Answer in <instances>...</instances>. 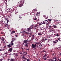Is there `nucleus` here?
I'll list each match as a JSON object with an SVG mask.
<instances>
[{"instance_id": "nucleus-1", "label": "nucleus", "mask_w": 61, "mask_h": 61, "mask_svg": "<svg viewBox=\"0 0 61 61\" xmlns=\"http://www.w3.org/2000/svg\"><path fill=\"white\" fill-rule=\"evenodd\" d=\"M16 40V38H12V41H11V43L9 45H8L7 46L8 47V48H10V47H11V46H13V45L14 44L13 42L14 41H15Z\"/></svg>"}, {"instance_id": "nucleus-2", "label": "nucleus", "mask_w": 61, "mask_h": 61, "mask_svg": "<svg viewBox=\"0 0 61 61\" xmlns=\"http://www.w3.org/2000/svg\"><path fill=\"white\" fill-rule=\"evenodd\" d=\"M38 44V42H36L35 45H34L33 44H32L31 45V47L32 48H34L36 50V47L37 48L38 47V46L36 47L37 44Z\"/></svg>"}, {"instance_id": "nucleus-3", "label": "nucleus", "mask_w": 61, "mask_h": 61, "mask_svg": "<svg viewBox=\"0 0 61 61\" xmlns=\"http://www.w3.org/2000/svg\"><path fill=\"white\" fill-rule=\"evenodd\" d=\"M11 47L8 50V51L10 52L12 51H13V47L12 46H11V47Z\"/></svg>"}, {"instance_id": "nucleus-4", "label": "nucleus", "mask_w": 61, "mask_h": 61, "mask_svg": "<svg viewBox=\"0 0 61 61\" xmlns=\"http://www.w3.org/2000/svg\"><path fill=\"white\" fill-rule=\"evenodd\" d=\"M47 22H48V21H47V20H45L44 21H43L42 23V24H45Z\"/></svg>"}, {"instance_id": "nucleus-5", "label": "nucleus", "mask_w": 61, "mask_h": 61, "mask_svg": "<svg viewBox=\"0 0 61 61\" xmlns=\"http://www.w3.org/2000/svg\"><path fill=\"white\" fill-rule=\"evenodd\" d=\"M32 29H36V28L35 27V26H31Z\"/></svg>"}, {"instance_id": "nucleus-6", "label": "nucleus", "mask_w": 61, "mask_h": 61, "mask_svg": "<svg viewBox=\"0 0 61 61\" xmlns=\"http://www.w3.org/2000/svg\"><path fill=\"white\" fill-rule=\"evenodd\" d=\"M27 29L29 31L30 30H31V29H32L31 26L29 28H27Z\"/></svg>"}, {"instance_id": "nucleus-7", "label": "nucleus", "mask_w": 61, "mask_h": 61, "mask_svg": "<svg viewBox=\"0 0 61 61\" xmlns=\"http://www.w3.org/2000/svg\"><path fill=\"white\" fill-rule=\"evenodd\" d=\"M60 35L59 33H58L56 35H55V36H56L57 37L59 36Z\"/></svg>"}, {"instance_id": "nucleus-8", "label": "nucleus", "mask_w": 61, "mask_h": 61, "mask_svg": "<svg viewBox=\"0 0 61 61\" xmlns=\"http://www.w3.org/2000/svg\"><path fill=\"white\" fill-rule=\"evenodd\" d=\"M27 40H24V42L23 44L25 43L26 44V43L27 42Z\"/></svg>"}, {"instance_id": "nucleus-9", "label": "nucleus", "mask_w": 61, "mask_h": 61, "mask_svg": "<svg viewBox=\"0 0 61 61\" xmlns=\"http://www.w3.org/2000/svg\"><path fill=\"white\" fill-rule=\"evenodd\" d=\"M53 27L55 28H57V26L55 25H54Z\"/></svg>"}, {"instance_id": "nucleus-10", "label": "nucleus", "mask_w": 61, "mask_h": 61, "mask_svg": "<svg viewBox=\"0 0 61 61\" xmlns=\"http://www.w3.org/2000/svg\"><path fill=\"white\" fill-rule=\"evenodd\" d=\"M49 26V28L50 29H51V28H52V29H53V28H52V26Z\"/></svg>"}, {"instance_id": "nucleus-11", "label": "nucleus", "mask_w": 61, "mask_h": 61, "mask_svg": "<svg viewBox=\"0 0 61 61\" xmlns=\"http://www.w3.org/2000/svg\"><path fill=\"white\" fill-rule=\"evenodd\" d=\"M14 59L13 58H11L10 61H14Z\"/></svg>"}, {"instance_id": "nucleus-12", "label": "nucleus", "mask_w": 61, "mask_h": 61, "mask_svg": "<svg viewBox=\"0 0 61 61\" xmlns=\"http://www.w3.org/2000/svg\"><path fill=\"white\" fill-rule=\"evenodd\" d=\"M53 42L54 43V44H56V43H57L55 41H53Z\"/></svg>"}, {"instance_id": "nucleus-13", "label": "nucleus", "mask_w": 61, "mask_h": 61, "mask_svg": "<svg viewBox=\"0 0 61 61\" xmlns=\"http://www.w3.org/2000/svg\"><path fill=\"white\" fill-rule=\"evenodd\" d=\"M7 24L5 25V27H7Z\"/></svg>"}, {"instance_id": "nucleus-14", "label": "nucleus", "mask_w": 61, "mask_h": 61, "mask_svg": "<svg viewBox=\"0 0 61 61\" xmlns=\"http://www.w3.org/2000/svg\"><path fill=\"white\" fill-rule=\"evenodd\" d=\"M53 30V29H51L50 30V32H52Z\"/></svg>"}, {"instance_id": "nucleus-15", "label": "nucleus", "mask_w": 61, "mask_h": 61, "mask_svg": "<svg viewBox=\"0 0 61 61\" xmlns=\"http://www.w3.org/2000/svg\"><path fill=\"white\" fill-rule=\"evenodd\" d=\"M43 51H42V52H46V50H44Z\"/></svg>"}, {"instance_id": "nucleus-16", "label": "nucleus", "mask_w": 61, "mask_h": 61, "mask_svg": "<svg viewBox=\"0 0 61 61\" xmlns=\"http://www.w3.org/2000/svg\"><path fill=\"white\" fill-rule=\"evenodd\" d=\"M4 21V20H3V21H2H2H0V22H1V24H3H3H4V23H3V22Z\"/></svg>"}, {"instance_id": "nucleus-17", "label": "nucleus", "mask_w": 61, "mask_h": 61, "mask_svg": "<svg viewBox=\"0 0 61 61\" xmlns=\"http://www.w3.org/2000/svg\"><path fill=\"white\" fill-rule=\"evenodd\" d=\"M25 46H26L27 47L28 46V45L27 43H26L25 44Z\"/></svg>"}, {"instance_id": "nucleus-18", "label": "nucleus", "mask_w": 61, "mask_h": 61, "mask_svg": "<svg viewBox=\"0 0 61 61\" xmlns=\"http://www.w3.org/2000/svg\"><path fill=\"white\" fill-rule=\"evenodd\" d=\"M39 25L38 24L36 25L35 26H34L36 28L37 26H39Z\"/></svg>"}, {"instance_id": "nucleus-19", "label": "nucleus", "mask_w": 61, "mask_h": 61, "mask_svg": "<svg viewBox=\"0 0 61 61\" xmlns=\"http://www.w3.org/2000/svg\"><path fill=\"white\" fill-rule=\"evenodd\" d=\"M51 23V22H48V23H47V25H49Z\"/></svg>"}, {"instance_id": "nucleus-20", "label": "nucleus", "mask_w": 61, "mask_h": 61, "mask_svg": "<svg viewBox=\"0 0 61 61\" xmlns=\"http://www.w3.org/2000/svg\"><path fill=\"white\" fill-rule=\"evenodd\" d=\"M31 40H30V41H29V40H28V39H27L26 41H27V42H30V41H31Z\"/></svg>"}, {"instance_id": "nucleus-21", "label": "nucleus", "mask_w": 61, "mask_h": 61, "mask_svg": "<svg viewBox=\"0 0 61 61\" xmlns=\"http://www.w3.org/2000/svg\"><path fill=\"white\" fill-rule=\"evenodd\" d=\"M53 33H54V34H56L57 33V32H55V31H54V32H53Z\"/></svg>"}, {"instance_id": "nucleus-22", "label": "nucleus", "mask_w": 61, "mask_h": 61, "mask_svg": "<svg viewBox=\"0 0 61 61\" xmlns=\"http://www.w3.org/2000/svg\"><path fill=\"white\" fill-rule=\"evenodd\" d=\"M25 57L24 56H23L22 58V59H24Z\"/></svg>"}, {"instance_id": "nucleus-23", "label": "nucleus", "mask_w": 61, "mask_h": 61, "mask_svg": "<svg viewBox=\"0 0 61 61\" xmlns=\"http://www.w3.org/2000/svg\"><path fill=\"white\" fill-rule=\"evenodd\" d=\"M38 35H39V36L41 35V33H38Z\"/></svg>"}, {"instance_id": "nucleus-24", "label": "nucleus", "mask_w": 61, "mask_h": 61, "mask_svg": "<svg viewBox=\"0 0 61 61\" xmlns=\"http://www.w3.org/2000/svg\"><path fill=\"white\" fill-rule=\"evenodd\" d=\"M25 0H21L20 1L21 2H22V1H23V2H24Z\"/></svg>"}, {"instance_id": "nucleus-25", "label": "nucleus", "mask_w": 61, "mask_h": 61, "mask_svg": "<svg viewBox=\"0 0 61 61\" xmlns=\"http://www.w3.org/2000/svg\"><path fill=\"white\" fill-rule=\"evenodd\" d=\"M39 13H36V16H38V14H39Z\"/></svg>"}, {"instance_id": "nucleus-26", "label": "nucleus", "mask_w": 61, "mask_h": 61, "mask_svg": "<svg viewBox=\"0 0 61 61\" xmlns=\"http://www.w3.org/2000/svg\"><path fill=\"white\" fill-rule=\"evenodd\" d=\"M43 59H44V60H45V61H46V60L47 59L46 58H44Z\"/></svg>"}, {"instance_id": "nucleus-27", "label": "nucleus", "mask_w": 61, "mask_h": 61, "mask_svg": "<svg viewBox=\"0 0 61 61\" xmlns=\"http://www.w3.org/2000/svg\"><path fill=\"white\" fill-rule=\"evenodd\" d=\"M24 47H22L21 48V49L22 50V51H23V50H24Z\"/></svg>"}, {"instance_id": "nucleus-28", "label": "nucleus", "mask_w": 61, "mask_h": 61, "mask_svg": "<svg viewBox=\"0 0 61 61\" xmlns=\"http://www.w3.org/2000/svg\"><path fill=\"white\" fill-rule=\"evenodd\" d=\"M57 39L58 40H60L61 39V38H60L59 37V38H58Z\"/></svg>"}, {"instance_id": "nucleus-29", "label": "nucleus", "mask_w": 61, "mask_h": 61, "mask_svg": "<svg viewBox=\"0 0 61 61\" xmlns=\"http://www.w3.org/2000/svg\"><path fill=\"white\" fill-rule=\"evenodd\" d=\"M48 21H49L50 22H51V21L52 20L51 19H48Z\"/></svg>"}, {"instance_id": "nucleus-30", "label": "nucleus", "mask_w": 61, "mask_h": 61, "mask_svg": "<svg viewBox=\"0 0 61 61\" xmlns=\"http://www.w3.org/2000/svg\"><path fill=\"white\" fill-rule=\"evenodd\" d=\"M20 54L22 55V52H20Z\"/></svg>"}, {"instance_id": "nucleus-31", "label": "nucleus", "mask_w": 61, "mask_h": 61, "mask_svg": "<svg viewBox=\"0 0 61 61\" xmlns=\"http://www.w3.org/2000/svg\"><path fill=\"white\" fill-rule=\"evenodd\" d=\"M26 60L27 61H30V60L29 59H27Z\"/></svg>"}, {"instance_id": "nucleus-32", "label": "nucleus", "mask_w": 61, "mask_h": 61, "mask_svg": "<svg viewBox=\"0 0 61 61\" xmlns=\"http://www.w3.org/2000/svg\"><path fill=\"white\" fill-rule=\"evenodd\" d=\"M57 59H58V60H59V61H61V60L60 59H59L58 58Z\"/></svg>"}, {"instance_id": "nucleus-33", "label": "nucleus", "mask_w": 61, "mask_h": 61, "mask_svg": "<svg viewBox=\"0 0 61 61\" xmlns=\"http://www.w3.org/2000/svg\"><path fill=\"white\" fill-rule=\"evenodd\" d=\"M2 38V41H4V37H2V38Z\"/></svg>"}, {"instance_id": "nucleus-34", "label": "nucleus", "mask_w": 61, "mask_h": 61, "mask_svg": "<svg viewBox=\"0 0 61 61\" xmlns=\"http://www.w3.org/2000/svg\"><path fill=\"white\" fill-rule=\"evenodd\" d=\"M7 20V23H8V22H9V20Z\"/></svg>"}, {"instance_id": "nucleus-35", "label": "nucleus", "mask_w": 61, "mask_h": 61, "mask_svg": "<svg viewBox=\"0 0 61 61\" xmlns=\"http://www.w3.org/2000/svg\"><path fill=\"white\" fill-rule=\"evenodd\" d=\"M61 48V46L59 45V46L58 48Z\"/></svg>"}, {"instance_id": "nucleus-36", "label": "nucleus", "mask_w": 61, "mask_h": 61, "mask_svg": "<svg viewBox=\"0 0 61 61\" xmlns=\"http://www.w3.org/2000/svg\"><path fill=\"white\" fill-rule=\"evenodd\" d=\"M35 11H34V10H33L32 11V12L33 13H34L35 12Z\"/></svg>"}, {"instance_id": "nucleus-37", "label": "nucleus", "mask_w": 61, "mask_h": 61, "mask_svg": "<svg viewBox=\"0 0 61 61\" xmlns=\"http://www.w3.org/2000/svg\"><path fill=\"white\" fill-rule=\"evenodd\" d=\"M27 59L26 58H25V57L24 59L25 60H26Z\"/></svg>"}, {"instance_id": "nucleus-38", "label": "nucleus", "mask_w": 61, "mask_h": 61, "mask_svg": "<svg viewBox=\"0 0 61 61\" xmlns=\"http://www.w3.org/2000/svg\"><path fill=\"white\" fill-rule=\"evenodd\" d=\"M37 19V18L36 17H35L34 18V20H36Z\"/></svg>"}, {"instance_id": "nucleus-39", "label": "nucleus", "mask_w": 61, "mask_h": 61, "mask_svg": "<svg viewBox=\"0 0 61 61\" xmlns=\"http://www.w3.org/2000/svg\"><path fill=\"white\" fill-rule=\"evenodd\" d=\"M12 32L13 33H14L15 32V31H13Z\"/></svg>"}, {"instance_id": "nucleus-40", "label": "nucleus", "mask_w": 61, "mask_h": 61, "mask_svg": "<svg viewBox=\"0 0 61 61\" xmlns=\"http://www.w3.org/2000/svg\"><path fill=\"white\" fill-rule=\"evenodd\" d=\"M0 61H3V59H0Z\"/></svg>"}, {"instance_id": "nucleus-41", "label": "nucleus", "mask_w": 61, "mask_h": 61, "mask_svg": "<svg viewBox=\"0 0 61 61\" xmlns=\"http://www.w3.org/2000/svg\"><path fill=\"white\" fill-rule=\"evenodd\" d=\"M43 16V17H46V16L45 15H44Z\"/></svg>"}, {"instance_id": "nucleus-42", "label": "nucleus", "mask_w": 61, "mask_h": 61, "mask_svg": "<svg viewBox=\"0 0 61 61\" xmlns=\"http://www.w3.org/2000/svg\"><path fill=\"white\" fill-rule=\"evenodd\" d=\"M3 50V49H0V51H2Z\"/></svg>"}, {"instance_id": "nucleus-43", "label": "nucleus", "mask_w": 61, "mask_h": 61, "mask_svg": "<svg viewBox=\"0 0 61 61\" xmlns=\"http://www.w3.org/2000/svg\"><path fill=\"white\" fill-rule=\"evenodd\" d=\"M43 57H44V58L45 57L46 58V56H45V55H44V56H43Z\"/></svg>"}, {"instance_id": "nucleus-44", "label": "nucleus", "mask_w": 61, "mask_h": 61, "mask_svg": "<svg viewBox=\"0 0 61 61\" xmlns=\"http://www.w3.org/2000/svg\"><path fill=\"white\" fill-rule=\"evenodd\" d=\"M39 19H38V20H37L36 21H39Z\"/></svg>"}, {"instance_id": "nucleus-45", "label": "nucleus", "mask_w": 61, "mask_h": 61, "mask_svg": "<svg viewBox=\"0 0 61 61\" xmlns=\"http://www.w3.org/2000/svg\"><path fill=\"white\" fill-rule=\"evenodd\" d=\"M56 41L57 42H58L60 40H59V41H58V40H56Z\"/></svg>"}, {"instance_id": "nucleus-46", "label": "nucleus", "mask_w": 61, "mask_h": 61, "mask_svg": "<svg viewBox=\"0 0 61 61\" xmlns=\"http://www.w3.org/2000/svg\"><path fill=\"white\" fill-rule=\"evenodd\" d=\"M7 27H9V25H7Z\"/></svg>"}, {"instance_id": "nucleus-47", "label": "nucleus", "mask_w": 61, "mask_h": 61, "mask_svg": "<svg viewBox=\"0 0 61 61\" xmlns=\"http://www.w3.org/2000/svg\"><path fill=\"white\" fill-rule=\"evenodd\" d=\"M28 33L30 35H31L32 34V33L31 32L30 33H29L28 32Z\"/></svg>"}, {"instance_id": "nucleus-48", "label": "nucleus", "mask_w": 61, "mask_h": 61, "mask_svg": "<svg viewBox=\"0 0 61 61\" xmlns=\"http://www.w3.org/2000/svg\"><path fill=\"white\" fill-rule=\"evenodd\" d=\"M47 38H46L45 39V40H47Z\"/></svg>"}, {"instance_id": "nucleus-49", "label": "nucleus", "mask_w": 61, "mask_h": 61, "mask_svg": "<svg viewBox=\"0 0 61 61\" xmlns=\"http://www.w3.org/2000/svg\"><path fill=\"white\" fill-rule=\"evenodd\" d=\"M33 10L34 11H36V9H34Z\"/></svg>"}, {"instance_id": "nucleus-50", "label": "nucleus", "mask_w": 61, "mask_h": 61, "mask_svg": "<svg viewBox=\"0 0 61 61\" xmlns=\"http://www.w3.org/2000/svg\"><path fill=\"white\" fill-rule=\"evenodd\" d=\"M10 60V59H7L8 61H9Z\"/></svg>"}, {"instance_id": "nucleus-51", "label": "nucleus", "mask_w": 61, "mask_h": 61, "mask_svg": "<svg viewBox=\"0 0 61 61\" xmlns=\"http://www.w3.org/2000/svg\"><path fill=\"white\" fill-rule=\"evenodd\" d=\"M41 25V23H39V25Z\"/></svg>"}, {"instance_id": "nucleus-52", "label": "nucleus", "mask_w": 61, "mask_h": 61, "mask_svg": "<svg viewBox=\"0 0 61 61\" xmlns=\"http://www.w3.org/2000/svg\"><path fill=\"white\" fill-rule=\"evenodd\" d=\"M8 52H5V54H6Z\"/></svg>"}, {"instance_id": "nucleus-53", "label": "nucleus", "mask_w": 61, "mask_h": 61, "mask_svg": "<svg viewBox=\"0 0 61 61\" xmlns=\"http://www.w3.org/2000/svg\"><path fill=\"white\" fill-rule=\"evenodd\" d=\"M39 16H40V14H38V15Z\"/></svg>"}, {"instance_id": "nucleus-54", "label": "nucleus", "mask_w": 61, "mask_h": 61, "mask_svg": "<svg viewBox=\"0 0 61 61\" xmlns=\"http://www.w3.org/2000/svg\"><path fill=\"white\" fill-rule=\"evenodd\" d=\"M15 54V53H14L13 54H12V55H14Z\"/></svg>"}, {"instance_id": "nucleus-55", "label": "nucleus", "mask_w": 61, "mask_h": 61, "mask_svg": "<svg viewBox=\"0 0 61 61\" xmlns=\"http://www.w3.org/2000/svg\"><path fill=\"white\" fill-rule=\"evenodd\" d=\"M23 5V4H20V5L21 6V5Z\"/></svg>"}, {"instance_id": "nucleus-56", "label": "nucleus", "mask_w": 61, "mask_h": 61, "mask_svg": "<svg viewBox=\"0 0 61 61\" xmlns=\"http://www.w3.org/2000/svg\"><path fill=\"white\" fill-rule=\"evenodd\" d=\"M27 54V52H26L25 53V55L26 56V55Z\"/></svg>"}, {"instance_id": "nucleus-57", "label": "nucleus", "mask_w": 61, "mask_h": 61, "mask_svg": "<svg viewBox=\"0 0 61 61\" xmlns=\"http://www.w3.org/2000/svg\"><path fill=\"white\" fill-rule=\"evenodd\" d=\"M60 30H58V32H60Z\"/></svg>"}, {"instance_id": "nucleus-58", "label": "nucleus", "mask_w": 61, "mask_h": 61, "mask_svg": "<svg viewBox=\"0 0 61 61\" xmlns=\"http://www.w3.org/2000/svg\"><path fill=\"white\" fill-rule=\"evenodd\" d=\"M18 36L17 35H15V36H16V37H17Z\"/></svg>"}, {"instance_id": "nucleus-59", "label": "nucleus", "mask_w": 61, "mask_h": 61, "mask_svg": "<svg viewBox=\"0 0 61 61\" xmlns=\"http://www.w3.org/2000/svg\"><path fill=\"white\" fill-rule=\"evenodd\" d=\"M44 56H47V55L46 54H45Z\"/></svg>"}, {"instance_id": "nucleus-60", "label": "nucleus", "mask_w": 61, "mask_h": 61, "mask_svg": "<svg viewBox=\"0 0 61 61\" xmlns=\"http://www.w3.org/2000/svg\"><path fill=\"white\" fill-rule=\"evenodd\" d=\"M29 37L30 38L31 37V36L30 35L29 36Z\"/></svg>"}, {"instance_id": "nucleus-61", "label": "nucleus", "mask_w": 61, "mask_h": 61, "mask_svg": "<svg viewBox=\"0 0 61 61\" xmlns=\"http://www.w3.org/2000/svg\"><path fill=\"white\" fill-rule=\"evenodd\" d=\"M39 24V23H37V24Z\"/></svg>"}, {"instance_id": "nucleus-62", "label": "nucleus", "mask_w": 61, "mask_h": 61, "mask_svg": "<svg viewBox=\"0 0 61 61\" xmlns=\"http://www.w3.org/2000/svg\"><path fill=\"white\" fill-rule=\"evenodd\" d=\"M27 50L28 51H29V48L28 49H27Z\"/></svg>"}, {"instance_id": "nucleus-63", "label": "nucleus", "mask_w": 61, "mask_h": 61, "mask_svg": "<svg viewBox=\"0 0 61 61\" xmlns=\"http://www.w3.org/2000/svg\"><path fill=\"white\" fill-rule=\"evenodd\" d=\"M51 61H54V60H52Z\"/></svg>"}, {"instance_id": "nucleus-64", "label": "nucleus", "mask_w": 61, "mask_h": 61, "mask_svg": "<svg viewBox=\"0 0 61 61\" xmlns=\"http://www.w3.org/2000/svg\"><path fill=\"white\" fill-rule=\"evenodd\" d=\"M54 61H58V60H57V61H56V60H55Z\"/></svg>"}]
</instances>
